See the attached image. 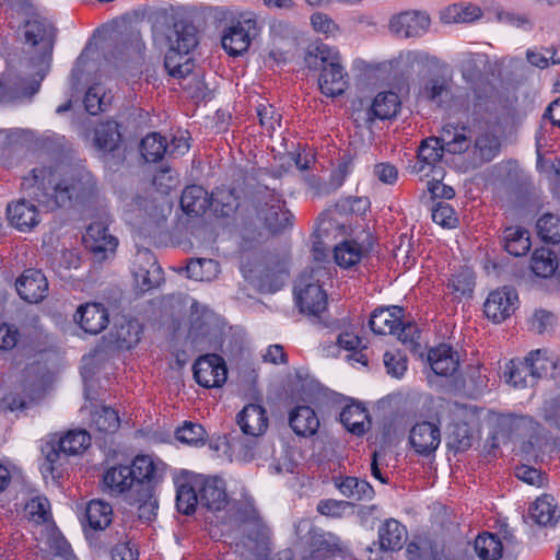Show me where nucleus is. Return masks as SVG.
I'll list each match as a JSON object with an SVG mask.
<instances>
[{"label": "nucleus", "instance_id": "obj_32", "mask_svg": "<svg viewBox=\"0 0 560 560\" xmlns=\"http://www.w3.org/2000/svg\"><path fill=\"white\" fill-rule=\"evenodd\" d=\"M504 249L512 256L526 255L532 246L529 232L522 226H510L503 232Z\"/></svg>", "mask_w": 560, "mask_h": 560}, {"label": "nucleus", "instance_id": "obj_21", "mask_svg": "<svg viewBox=\"0 0 560 560\" xmlns=\"http://www.w3.org/2000/svg\"><path fill=\"white\" fill-rule=\"evenodd\" d=\"M409 442L419 455L429 456L440 446V427L430 421L418 422L410 430Z\"/></svg>", "mask_w": 560, "mask_h": 560}, {"label": "nucleus", "instance_id": "obj_6", "mask_svg": "<svg viewBox=\"0 0 560 560\" xmlns=\"http://www.w3.org/2000/svg\"><path fill=\"white\" fill-rule=\"evenodd\" d=\"M470 143L466 126L444 125L440 137H429L421 141L412 173L421 177H428L431 174L441 175L440 163L444 152L460 154L470 147Z\"/></svg>", "mask_w": 560, "mask_h": 560}, {"label": "nucleus", "instance_id": "obj_29", "mask_svg": "<svg viewBox=\"0 0 560 560\" xmlns=\"http://www.w3.org/2000/svg\"><path fill=\"white\" fill-rule=\"evenodd\" d=\"M406 539V526L394 518L386 520L378 528V541L382 550H400Z\"/></svg>", "mask_w": 560, "mask_h": 560}, {"label": "nucleus", "instance_id": "obj_18", "mask_svg": "<svg viewBox=\"0 0 560 560\" xmlns=\"http://www.w3.org/2000/svg\"><path fill=\"white\" fill-rule=\"evenodd\" d=\"M518 294L512 287H502L489 293L483 312L494 323H501L509 318L516 310Z\"/></svg>", "mask_w": 560, "mask_h": 560}, {"label": "nucleus", "instance_id": "obj_43", "mask_svg": "<svg viewBox=\"0 0 560 560\" xmlns=\"http://www.w3.org/2000/svg\"><path fill=\"white\" fill-rule=\"evenodd\" d=\"M558 267V261L549 248H537L532 256L530 269L541 278L551 277Z\"/></svg>", "mask_w": 560, "mask_h": 560}, {"label": "nucleus", "instance_id": "obj_36", "mask_svg": "<svg viewBox=\"0 0 560 560\" xmlns=\"http://www.w3.org/2000/svg\"><path fill=\"white\" fill-rule=\"evenodd\" d=\"M474 548L479 560H501L503 556V544L495 534L482 533L478 535Z\"/></svg>", "mask_w": 560, "mask_h": 560}, {"label": "nucleus", "instance_id": "obj_64", "mask_svg": "<svg viewBox=\"0 0 560 560\" xmlns=\"http://www.w3.org/2000/svg\"><path fill=\"white\" fill-rule=\"evenodd\" d=\"M311 25L316 33L326 37L335 36L339 31L336 22L323 12H315L311 15Z\"/></svg>", "mask_w": 560, "mask_h": 560}, {"label": "nucleus", "instance_id": "obj_52", "mask_svg": "<svg viewBox=\"0 0 560 560\" xmlns=\"http://www.w3.org/2000/svg\"><path fill=\"white\" fill-rule=\"evenodd\" d=\"M26 88L27 83L22 77L15 81H12L9 77L0 79V103L14 98L33 97L35 94H28Z\"/></svg>", "mask_w": 560, "mask_h": 560}, {"label": "nucleus", "instance_id": "obj_48", "mask_svg": "<svg viewBox=\"0 0 560 560\" xmlns=\"http://www.w3.org/2000/svg\"><path fill=\"white\" fill-rule=\"evenodd\" d=\"M334 257L337 265L350 268L361 260L362 245L355 241H345L335 247Z\"/></svg>", "mask_w": 560, "mask_h": 560}, {"label": "nucleus", "instance_id": "obj_17", "mask_svg": "<svg viewBox=\"0 0 560 560\" xmlns=\"http://www.w3.org/2000/svg\"><path fill=\"white\" fill-rule=\"evenodd\" d=\"M132 479H135V486L137 492H143L144 497H150V490H153V483L156 482L163 471V463L154 459L150 455H137L131 465Z\"/></svg>", "mask_w": 560, "mask_h": 560}, {"label": "nucleus", "instance_id": "obj_33", "mask_svg": "<svg viewBox=\"0 0 560 560\" xmlns=\"http://www.w3.org/2000/svg\"><path fill=\"white\" fill-rule=\"evenodd\" d=\"M121 136L118 129V124L108 120L100 124L94 133V145L103 153L113 152L118 148Z\"/></svg>", "mask_w": 560, "mask_h": 560}, {"label": "nucleus", "instance_id": "obj_1", "mask_svg": "<svg viewBox=\"0 0 560 560\" xmlns=\"http://www.w3.org/2000/svg\"><path fill=\"white\" fill-rule=\"evenodd\" d=\"M22 188L48 210L80 208L96 210L95 220L86 228L84 244L96 243V238L113 236L108 232L110 215L105 198L100 195L97 180L83 165L56 163L35 167L23 178Z\"/></svg>", "mask_w": 560, "mask_h": 560}, {"label": "nucleus", "instance_id": "obj_54", "mask_svg": "<svg viewBox=\"0 0 560 560\" xmlns=\"http://www.w3.org/2000/svg\"><path fill=\"white\" fill-rule=\"evenodd\" d=\"M25 511L31 521L42 524L51 518L50 502L46 497L36 495L25 504Z\"/></svg>", "mask_w": 560, "mask_h": 560}, {"label": "nucleus", "instance_id": "obj_28", "mask_svg": "<svg viewBox=\"0 0 560 560\" xmlns=\"http://www.w3.org/2000/svg\"><path fill=\"white\" fill-rule=\"evenodd\" d=\"M289 424L296 435L312 436L319 428V419L308 406H296L289 417Z\"/></svg>", "mask_w": 560, "mask_h": 560}, {"label": "nucleus", "instance_id": "obj_12", "mask_svg": "<svg viewBox=\"0 0 560 560\" xmlns=\"http://www.w3.org/2000/svg\"><path fill=\"white\" fill-rule=\"evenodd\" d=\"M192 375L201 387L221 388L228 380V366L221 355L208 353L195 360Z\"/></svg>", "mask_w": 560, "mask_h": 560}, {"label": "nucleus", "instance_id": "obj_7", "mask_svg": "<svg viewBox=\"0 0 560 560\" xmlns=\"http://www.w3.org/2000/svg\"><path fill=\"white\" fill-rule=\"evenodd\" d=\"M304 63L311 71H318V86L327 97L342 95L349 85V75L339 50L323 42L310 44L304 52Z\"/></svg>", "mask_w": 560, "mask_h": 560}, {"label": "nucleus", "instance_id": "obj_46", "mask_svg": "<svg viewBox=\"0 0 560 560\" xmlns=\"http://www.w3.org/2000/svg\"><path fill=\"white\" fill-rule=\"evenodd\" d=\"M120 425L116 410L109 407H101L91 415V428L101 433H115Z\"/></svg>", "mask_w": 560, "mask_h": 560}, {"label": "nucleus", "instance_id": "obj_41", "mask_svg": "<svg viewBox=\"0 0 560 560\" xmlns=\"http://www.w3.org/2000/svg\"><path fill=\"white\" fill-rule=\"evenodd\" d=\"M500 140L492 133H482L475 140L472 154L478 163L492 161L500 152Z\"/></svg>", "mask_w": 560, "mask_h": 560}, {"label": "nucleus", "instance_id": "obj_57", "mask_svg": "<svg viewBox=\"0 0 560 560\" xmlns=\"http://www.w3.org/2000/svg\"><path fill=\"white\" fill-rule=\"evenodd\" d=\"M371 202L368 197L349 196L341 198L336 203L338 212L343 214L362 215L370 209Z\"/></svg>", "mask_w": 560, "mask_h": 560}, {"label": "nucleus", "instance_id": "obj_13", "mask_svg": "<svg viewBox=\"0 0 560 560\" xmlns=\"http://www.w3.org/2000/svg\"><path fill=\"white\" fill-rule=\"evenodd\" d=\"M257 35V22L253 18H242L229 25L221 37L222 47L230 56L246 52L252 39Z\"/></svg>", "mask_w": 560, "mask_h": 560}, {"label": "nucleus", "instance_id": "obj_39", "mask_svg": "<svg viewBox=\"0 0 560 560\" xmlns=\"http://www.w3.org/2000/svg\"><path fill=\"white\" fill-rule=\"evenodd\" d=\"M187 277L196 281H212L220 272V265L214 259L194 258L186 266Z\"/></svg>", "mask_w": 560, "mask_h": 560}, {"label": "nucleus", "instance_id": "obj_40", "mask_svg": "<svg viewBox=\"0 0 560 560\" xmlns=\"http://www.w3.org/2000/svg\"><path fill=\"white\" fill-rule=\"evenodd\" d=\"M113 96L107 92L106 88L96 83L89 88L85 93L83 103L85 110L90 115H97L105 112L112 102Z\"/></svg>", "mask_w": 560, "mask_h": 560}, {"label": "nucleus", "instance_id": "obj_24", "mask_svg": "<svg viewBox=\"0 0 560 560\" xmlns=\"http://www.w3.org/2000/svg\"><path fill=\"white\" fill-rule=\"evenodd\" d=\"M113 520L112 505L101 499L91 500L86 506L82 522L85 537L90 539L91 532H103Z\"/></svg>", "mask_w": 560, "mask_h": 560}, {"label": "nucleus", "instance_id": "obj_10", "mask_svg": "<svg viewBox=\"0 0 560 560\" xmlns=\"http://www.w3.org/2000/svg\"><path fill=\"white\" fill-rule=\"evenodd\" d=\"M404 308L397 305L381 307L373 311L370 328L376 335H394L404 343H412L418 332L411 323H402Z\"/></svg>", "mask_w": 560, "mask_h": 560}, {"label": "nucleus", "instance_id": "obj_44", "mask_svg": "<svg viewBox=\"0 0 560 560\" xmlns=\"http://www.w3.org/2000/svg\"><path fill=\"white\" fill-rule=\"evenodd\" d=\"M142 328L138 320L129 319L115 327L114 338L120 349H131L140 340Z\"/></svg>", "mask_w": 560, "mask_h": 560}, {"label": "nucleus", "instance_id": "obj_11", "mask_svg": "<svg viewBox=\"0 0 560 560\" xmlns=\"http://www.w3.org/2000/svg\"><path fill=\"white\" fill-rule=\"evenodd\" d=\"M243 277L250 281L261 293H276L282 289L288 276V264L285 259L277 260L266 266L257 265L255 269L247 266L241 267Z\"/></svg>", "mask_w": 560, "mask_h": 560}, {"label": "nucleus", "instance_id": "obj_59", "mask_svg": "<svg viewBox=\"0 0 560 560\" xmlns=\"http://www.w3.org/2000/svg\"><path fill=\"white\" fill-rule=\"evenodd\" d=\"M495 19L502 24L510 25L523 31H530L533 28L532 20L524 13L498 9L495 11Z\"/></svg>", "mask_w": 560, "mask_h": 560}, {"label": "nucleus", "instance_id": "obj_58", "mask_svg": "<svg viewBox=\"0 0 560 560\" xmlns=\"http://www.w3.org/2000/svg\"><path fill=\"white\" fill-rule=\"evenodd\" d=\"M84 245L92 253L95 260L103 261L115 254L118 240L116 236H103L102 238H96L94 245Z\"/></svg>", "mask_w": 560, "mask_h": 560}, {"label": "nucleus", "instance_id": "obj_56", "mask_svg": "<svg viewBox=\"0 0 560 560\" xmlns=\"http://www.w3.org/2000/svg\"><path fill=\"white\" fill-rule=\"evenodd\" d=\"M176 438L182 443L198 447L206 442V431L198 423L185 422L183 427L177 429Z\"/></svg>", "mask_w": 560, "mask_h": 560}, {"label": "nucleus", "instance_id": "obj_34", "mask_svg": "<svg viewBox=\"0 0 560 560\" xmlns=\"http://www.w3.org/2000/svg\"><path fill=\"white\" fill-rule=\"evenodd\" d=\"M504 380L508 384L515 388H525L532 386L536 381H532L530 365L526 360L512 359L504 369Z\"/></svg>", "mask_w": 560, "mask_h": 560}, {"label": "nucleus", "instance_id": "obj_50", "mask_svg": "<svg viewBox=\"0 0 560 560\" xmlns=\"http://www.w3.org/2000/svg\"><path fill=\"white\" fill-rule=\"evenodd\" d=\"M456 298L469 296L475 287V276L470 268L463 267L452 275L447 284Z\"/></svg>", "mask_w": 560, "mask_h": 560}, {"label": "nucleus", "instance_id": "obj_20", "mask_svg": "<svg viewBox=\"0 0 560 560\" xmlns=\"http://www.w3.org/2000/svg\"><path fill=\"white\" fill-rule=\"evenodd\" d=\"M15 289L22 300L28 303L43 301L48 291L45 275L38 269H26L15 281Z\"/></svg>", "mask_w": 560, "mask_h": 560}, {"label": "nucleus", "instance_id": "obj_53", "mask_svg": "<svg viewBox=\"0 0 560 560\" xmlns=\"http://www.w3.org/2000/svg\"><path fill=\"white\" fill-rule=\"evenodd\" d=\"M433 407L436 410L438 422L442 423L450 421L451 423L456 422L466 411V406L457 404L455 401L446 400L444 398H438L433 401Z\"/></svg>", "mask_w": 560, "mask_h": 560}, {"label": "nucleus", "instance_id": "obj_60", "mask_svg": "<svg viewBox=\"0 0 560 560\" xmlns=\"http://www.w3.org/2000/svg\"><path fill=\"white\" fill-rule=\"evenodd\" d=\"M256 112L261 127L268 133H272L277 127L280 126L281 115L277 112L273 105L268 103H260L257 106Z\"/></svg>", "mask_w": 560, "mask_h": 560}, {"label": "nucleus", "instance_id": "obj_49", "mask_svg": "<svg viewBox=\"0 0 560 560\" xmlns=\"http://www.w3.org/2000/svg\"><path fill=\"white\" fill-rule=\"evenodd\" d=\"M532 518L539 525H549L553 522L557 514V505L553 498L542 495L538 498L529 508Z\"/></svg>", "mask_w": 560, "mask_h": 560}, {"label": "nucleus", "instance_id": "obj_62", "mask_svg": "<svg viewBox=\"0 0 560 560\" xmlns=\"http://www.w3.org/2000/svg\"><path fill=\"white\" fill-rule=\"evenodd\" d=\"M384 365L390 376L400 378L407 371V358L399 351H386Z\"/></svg>", "mask_w": 560, "mask_h": 560}, {"label": "nucleus", "instance_id": "obj_3", "mask_svg": "<svg viewBox=\"0 0 560 560\" xmlns=\"http://www.w3.org/2000/svg\"><path fill=\"white\" fill-rule=\"evenodd\" d=\"M27 9L12 10L7 16L9 25L19 30L25 44L37 47L38 54L33 55L23 65V75L27 83V93L36 94L43 80L50 70L54 47L52 26L37 14L32 3L26 0Z\"/></svg>", "mask_w": 560, "mask_h": 560}, {"label": "nucleus", "instance_id": "obj_31", "mask_svg": "<svg viewBox=\"0 0 560 560\" xmlns=\"http://www.w3.org/2000/svg\"><path fill=\"white\" fill-rule=\"evenodd\" d=\"M210 196L211 206L213 213L217 217H230L238 208V196L235 188L231 187H217Z\"/></svg>", "mask_w": 560, "mask_h": 560}, {"label": "nucleus", "instance_id": "obj_35", "mask_svg": "<svg viewBox=\"0 0 560 560\" xmlns=\"http://www.w3.org/2000/svg\"><path fill=\"white\" fill-rule=\"evenodd\" d=\"M400 108V100L397 93L388 91L378 93L371 105L369 115L378 119H390Z\"/></svg>", "mask_w": 560, "mask_h": 560}, {"label": "nucleus", "instance_id": "obj_25", "mask_svg": "<svg viewBox=\"0 0 560 560\" xmlns=\"http://www.w3.org/2000/svg\"><path fill=\"white\" fill-rule=\"evenodd\" d=\"M241 431L248 436L262 435L269 424L267 410L259 404H248L236 416Z\"/></svg>", "mask_w": 560, "mask_h": 560}, {"label": "nucleus", "instance_id": "obj_8", "mask_svg": "<svg viewBox=\"0 0 560 560\" xmlns=\"http://www.w3.org/2000/svg\"><path fill=\"white\" fill-rule=\"evenodd\" d=\"M90 445L91 435L84 429L69 430L57 442H46L42 446L44 460L39 467L44 479L58 482L68 465V457L82 454Z\"/></svg>", "mask_w": 560, "mask_h": 560}, {"label": "nucleus", "instance_id": "obj_47", "mask_svg": "<svg viewBox=\"0 0 560 560\" xmlns=\"http://www.w3.org/2000/svg\"><path fill=\"white\" fill-rule=\"evenodd\" d=\"M337 345L340 349L350 352V354L347 355L349 361L359 363L363 366L368 365V358L361 350L363 348L362 340L358 335L350 331L341 332L337 338Z\"/></svg>", "mask_w": 560, "mask_h": 560}, {"label": "nucleus", "instance_id": "obj_51", "mask_svg": "<svg viewBox=\"0 0 560 560\" xmlns=\"http://www.w3.org/2000/svg\"><path fill=\"white\" fill-rule=\"evenodd\" d=\"M539 237L546 243L560 242V217L552 213L542 214L536 223Z\"/></svg>", "mask_w": 560, "mask_h": 560}, {"label": "nucleus", "instance_id": "obj_38", "mask_svg": "<svg viewBox=\"0 0 560 560\" xmlns=\"http://www.w3.org/2000/svg\"><path fill=\"white\" fill-rule=\"evenodd\" d=\"M336 487L345 497L352 500H370L374 494L372 486L355 477H345L336 480Z\"/></svg>", "mask_w": 560, "mask_h": 560}, {"label": "nucleus", "instance_id": "obj_15", "mask_svg": "<svg viewBox=\"0 0 560 560\" xmlns=\"http://www.w3.org/2000/svg\"><path fill=\"white\" fill-rule=\"evenodd\" d=\"M430 24V16L425 12L409 10L394 14L389 19L388 28L399 38H417L429 31Z\"/></svg>", "mask_w": 560, "mask_h": 560}, {"label": "nucleus", "instance_id": "obj_23", "mask_svg": "<svg viewBox=\"0 0 560 560\" xmlns=\"http://www.w3.org/2000/svg\"><path fill=\"white\" fill-rule=\"evenodd\" d=\"M74 320L86 334L97 335L108 325V311L101 303H85L78 307Z\"/></svg>", "mask_w": 560, "mask_h": 560}, {"label": "nucleus", "instance_id": "obj_37", "mask_svg": "<svg viewBox=\"0 0 560 560\" xmlns=\"http://www.w3.org/2000/svg\"><path fill=\"white\" fill-rule=\"evenodd\" d=\"M481 16L479 7L471 3H455L441 12V20L444 23H471Z\"/></svg>", "mask_w": 560, "mask_h": 560}, {"label": "nucleus", "instance_id": "obj_19", "mask_svg": "<svg viewBox=\"0 0 560 560\" xmlns=\"http://www.w3.org/2000/svg\"><path fill=\"white\" fill-rule=\"evenodd\" d=\"M5 214L10 225L22 233H30L42 221L38 207L25 198L9 202Z\"/></svg>", "mask_w": 560, "mask_h": 560}, {"label": "nucleus", "instance_id": "obj_26", "mask_svg": "<svg viewBox=\"0 0 560 560\" xmlns=\"http://www.w3.org/2000/svg\"><path fill=\"white\" fill-rule=\"evenodd\" d=\"M428 361L434 374L443 377L454 375L459 369L457 352L446 343L432 348L429 351Z\"/></svg>", "mask_w": 560, "mask_h": 560}, {"label": "nucleus", "instance_id": "obj_45", "mask_svg": "<svg viewBox=\"0 0 560 560\" xmlns=\"http://www.w3.org/2000/svg\"><path fill=\"white\" fill-rule=\"evenodd\" d=\"M198 504H200V500L195 479L192 483H180L176 490V506L178 512L190 515L195 512Z\"/></svg>", "mask_w": 560, "mask_h": 560}, {"label": "nucleus", "instance_id": "obj_61", "mask_svg": "<svg viewBox=\"0 0 560 560\" xmlns=\"http://www.w3.org/2000/svg\"><path fill=\"white\" fill-rule=\"evenodd\" d=\"M432 220L436 224L452 229L456 226L457 218L454 209L444 201H439L432 208Z\"/></svg>", "mask_w": 560, "mask_h": 560}, {"label": "nucleus", "instance_id": "obj_9", "mask_svg": "<svg viewBox=\"0 0 560 560\" xmlns=\"http://www.w3.org/2000/svg\"><path fill=\"white\" fill-rule=\"evenodd\" d=\"M317 272L312 269L299 276L294 284V302L301 314L314 323H324L328 299L316 277Z\"/></svg>", "mask_w": 560, "mask_h": 560}, {"label": "nucleus", "instance_id": "obj_14", "mask_svg": "<svg viewBox=\"0 0 560 560\" xmlns=\"http://www.w3.org/2000/svg\"><path fill=\"white\" fill-rule=\"evenodd\" d=\"M131 272L137 287L147 292L159 287L163 280V270L154 254L148 248H138L132 261Z\"/></svg>", "mask_w": 560, "mask_h": 560}, {"label": "nucleus", "instance_id": "obj_27", "mask_svg": "<svg viewBox=\"0 0 560 560\" xmlns=\"http://www.w3.org/2000/svg\"><path fill=\"white\" fill-rule=\"evenodd\" d=\"M182 210L190 217H199L210 208L211 201L208 191L199 185L186 186L179 201Z\"/></svg>", "mask_w": 560, "mask_h": 560}, {"label": "nucleus", "instance_id": "obj_2", "mask_svg": "<svg viewBox=\"0 0 560 560\" xmlns=\"http://www.w3.org/2000/svg\"><path fill=\"white\" fill-rule=\"evenodd\" d=\"M195 485L199 492L200 505L207 510L206 521L212 527L238 528L250 540L264 541L268 528L247 491L242 493V502L230 500L225 480L218 475H198Z\"/></svg>", "mask_w": 560, "mask_h": 560}, {"label": "nucleus", "instance_id": "obj_4", "mask_svg": "<svg viewBox=\"0 0 560 560\" xmlns=\"http://www.w3.org/2000/svg\"><path fill=\"white\" fill-rule=\"evenodd\" d=\"M153 34L165 39L168 49L164 67L168 74L185 78L192 72L191 51L198 45L197 28L174 8L160 9L153 14Z\"/></svg>", "mask_w": 560, "mask_h": 560}, {"label": "nucleus", "instance_id": "obj_30", "mask_svg": "<svg viewBox=\"0 0 560 560\" xmlns=\"http://www.w3.org/2000/svg\"><path fill=\"white\" fill-rule=\"evenodd\" d=\"M340 421L349 432L358 436L363 435L371 425L366 408L361 404L354 402L342 408Z\"/></svg>", "mask_w": 560, "mask_h": 560}, {"label": "nucleus", "instance_id": "obj_5", "mask_svg": "<svg viewBox=\"0 0 560 560\" xmlns=\"http://www.w3.org/2000/svg\"><path fill=\"white\" fill-rule=\"evenodd\" d=\"M491 86L486 81L478 82L472 95L464 88L456 86L451 75L436 74L422 81L418 98L442 109L458 113H477L483 106Z\"/></svg>", "mask_w": 560, "mask_h": 560}, {"label": "nucleus", "instance_id": "obj_42", "mask_svg": "<svg viewBox=\"0 0 560 560\" xmlns=\"http://www.w3.org/2000/svg\"><path fill=\"white\" fill-rule=\"evenodd\" d=\"M140 152L147 162H159L167 152L166 139L158 132H152L141 140Z\"/></svg>", "mask_w": 560, "mask_h": 560}, {"label": "nucleus", "instance_id": "obj_63", "mask_svg": "<svg viewBox=\"0 0 560 560\" xmlns=\"http://www.w3.org/2000/svg\"><path fill=\"white\" fill-rule=\"evenodd\" d=\"M212 317V312L203 304L194 301L190 305L191 330L205 334V326Z\"/></svg>", "mask_w": 560, "mask_h": 560}, {"label": "nucleus", "instance_id": "obj_55", "mask_svg": "<svg viewBox=\"0 0 560 560\" xmlns=\"http://www.w3.org/2000/svg\"><path fill=\"white\" fill-rule=\"evenodd\" d=\"M547 354V350L537 349L530 351L525 358L528 366L530 365L532 381H537L542 375H546L551 368H553V362L548 358Z\"/></svg>", "mask_w": 560, "mask_h": 560}, {"label": "nucleus", "instance_id": "obj_22", "mask_svg": "<svg viewBox=\"0 0 560 560\" xmlns=\"http://www.w3.org/2000/svg\"><path fill=\"white\" fill-rule=\"evenodd\" d=\"M103 487L112 495L124 494L126 499H131L137 492L135 479L128 465H116L105 470L103 475Z\"/></svg>", "mask_w": 560, "mask_h": 560}, {"label": "nucleus", "instance_id": "obj_16", "mask_svg": "<svg viewBox=\"0 0 560 560\" xmlns=\"http://www.w3.org/2000/svg\"><path fill=\"white\" fill-rule=\"evenodd\" d=\"M257 215L271 233H279L293 225V214L285 208L281 196L268 192V200L258 209Z\"/></svg>", "mask_w": 560, "mask_h": 560}]
</instances>
